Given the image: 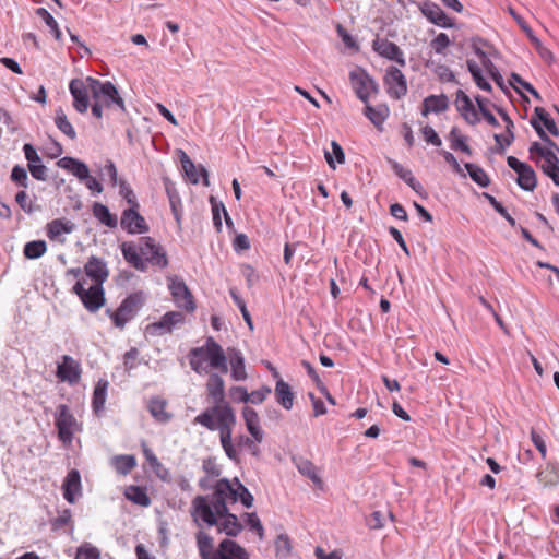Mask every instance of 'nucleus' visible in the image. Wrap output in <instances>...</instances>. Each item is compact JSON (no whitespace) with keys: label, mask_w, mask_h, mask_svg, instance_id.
<instances>
[{"label":"nucleus","mask_w":559,"mask_h":559,"mask_svg":"<svg viewBox=\"0 0 559 559\" xmlns=\"http://www.w3.org/2000/svg\"><path fill=\"white\" fill-rule=\"evenodd\" d=\"M139 251L145 258L146 264L150 263L160 269H165L168 265L166 252L152 237L140 238Z\"/></svg>","instance_id":"6e6552de"},{"label":"nucleus","mask_w":559,"mask_h":559,"mask_svg":"<svg viewBox=\"0 0 559 559\" xmlns=\"http://www.w3.org/2000/svg\"><path fill=\"white\" fill-rule=\"evenodd\" d=\"M365 115L374 127L380 129L388 119L390 109L386 104H379L373 107L367 103L365 107Z\"/></svg>","instance_id":"7c9ffc66"},{"label":"nucleus","mask_w":559,"mask_h":559,"mask_svg":"<svg viewBox=\"0 0 559 559\" xmlns=\"http://www.w3.org/2000/svg\"><path fill=\"white\" fill-rule=\"evenodd\" d=\"M84 271L95 285H103L109 276L107 263L95 255L88 258Z\"/></svg>","instance_id":"6ab92c4d"},{"label":"nucleus","mask_w":559,"mask_h":559,"mask_svg":"<svg viewBox=\"0 0 559 559\" xmlns=\"http://www.w3.org/2000/svg\"><path fill=\"white\" fill-rule=\"evenodd\" d=\"M536 478L543 486H556L559 484V464L548 462L537 474Z\"/></svg>","instance_id":"2f4dec72"},{"label":"nucleus","mask_w":559,"mask_h":559,"mask_svg":"<svg viewBox=\"0 0 559 559\" xmlns=\"http://www.w3.org/2000/svg\"><path fill=\"white\" fill-rule=\"evenodd\" d=\"M212 559H245V549L230 539H224Z\"/></svg>","instance_id":"c756f323"},{"label":"nucleus","mask_w":559,"mask_h":559,"mask_svg":"<svg viewBox=\"0 0 559 559\" xmlns=\"http://www.w3.org/2000/svg\"><path fill=\"white\" fill-rule=\"evenodd\" d=\"M537 165L556 186H559V158L555 153L544 159L542 164L538 163Z\"/></svg>","instance_id":"4c0bfd02"},{"label":"nucleus","mask_w":559,"mask_h":559,"mask_svg":"<svg viewBox=\"0 0 559 559\" xmlns=\"http://www.w3.org/2000/svg\"><path fill=\"white\" fill-rule=\"evenodd\" d=\"M508 166L518 174L516 183L525 191H533L537 186V176L533 167L514 156L507 158Z\"/></svg>","instance_id":"1a4fd4ad"},{"label":"nucleus","mask_w":559,"mask_h":559,"mask_svg":"<svg viewBox=\"0 0 559 559\" xmlns=\"http://www.w3.org/2000/svg\"><path fill=\"white\" fill-rule=\"evenodd\" d=\"M349 80L356 96L365 104L368 103L371 93L379 92L378 83L364 69L352 71Z\"/></svg>","instance_id":"423d86ee"},{"label":"nucleus","mask_w":559,"mask_h":559,"mask_svg":"<svg viewBox=\"0 0 559 559\" xmlns=\"http://www.w3.org/2000/svg\"><path fill=\"white\" fill-rule=\"evenodd\" d=\"M165 190L169 200V204L171 207V212L178 223H180L181 218V199L180 195L175 188V185L169 180L165 181Z\"/></svg>","instance_id":"58836bf2"},{"label":"nucleus","mask_w":559,"mask_h":559,"mask_svg":"<svg viewBox=\"0 0 559 559\" xmlns=\"http://www.w3.org/2000/svg\"><path fill=\"white\" fill-rule=\"evenodd\" d=\"M35 14L40 17L49 27L50 33L53 35L55 39L61 40L62 34L55 17L45 8H37L35 10Z\"/></svg>","instance_id":"3c124183"},{"label":"nucleus","mask_w":559,"mask_h":559,"mask_svg":"<svg viewBox=\"0 0 559 559\" xmlns=\"http://www.w3.org/2000/svg\"><path fill=\"white\" fill-rule=\"evenodd\" d=\"M185 317H162L158 322H153L145 328V334L162 336L170 333L173 329L183 322Z\"/></svg>","instance_id":"412c9836"},{"label":"nucleus","mask_w":559,"mask_h":559,"mask_svg":"<svg viewBox=\"0 0 559 559\" xmlns=\"http://www.w3.org/2000/svg\"><path fill=\"white\" fill-rule=\"evenodd\" d=\"M331 147H332V154L330 152H325L324 156H325V159H326V163L329 164V166L334 169L335 164H334L333 156L335 157V159L338 164H344L345 163V153H344L341 144L337 143L336 141L331 142Z\"/></svg>","instance_id":"5fc2aeb1"},{"label":"nucleus","mask_w":559,"mask_h":559,"mask_svg":"<svg viewBox=\"0 0 559 559\" xmlns=\"http://www.w3.org/2000/svg\"><path fill=\"white\" fill-rule=\"evenodd\" d=\"M464 167L467 170L471 179L478 186L486 188L490 185L489 176L480 166L473 163H465Z\"/></svg>","instance_id":"79ce46f5"},{"label":"nucleus","mask_w":559,"mask_h":559,"mask_svg":"<svg viewBox=\"0 0 559 559\" xmlns=\"http://www.w3.org/2000/svg\"><path fill=\"white\" fill-rule=\"evenodd\" d=\"M206 391L214 405L198 415L194 424H200L212 431L218 429L226 454L230 459H236L237 451L231 443V429L236 424V417L231 407L225 403L224 381L217 373L210 374Z\"/></svg>","instance_id":"f257e3e1"},{"label":"nucleus","mask_w":559,"mask_h":559,"mask_svg":"<svg viewBox=\"0 0 559 559\" xmlns=\"http://www.w3.org/2000/svg\"><path fill=\"white\" fill-rule=\"evenodd\" d=\"M267 285L269 278L264 273L258 272L247 265V288L252 289V295H254L255 292H263Z\"/></svg>","instance_id":"72a5a7b5"},{"label":"nucleus","mask_w":559,"mask_h":559,"mask_svg":"<svg viewBox=\"0 0 559 559\" xmlns=\"http://www.w3.org/2000/svg\"><path fill=\"white\" fill-rule=\"evenodd\" d=\"M47 251L45 240H33L25 243L23 254L29 260H36L43 257Z\"/></svg>","instance_id":"c03bdc74"},{"label":"nucleus","mask_w":559,"mask_h":559,"mask_svg":"<svg viewBox=\"0 0 559 559\" xmlns=\"http://www.w3.org/2000/svg\"><path fill=\"white\" fill-rule=\"evenodd\" d=\"M483 195L495 209V211L499 213L510 224L511 227L516 226L515 219L508 213L507 209L502 205V203H500L495 197L487 192H484Z\"/></svg>","instance_id":"864d4df0"},{"label":"nucleus","mask_w":559,"mask_h":559,"mask_svg":"<svg viewBox=\"0 0 559 559\" xmlns=\"http://www.w3.org/2000/svg\"><path fill=\"white\" fill-rule=\"evenodd\" d=\"M275 557L278 559H286L293 551V544L286 533H281L274 540Z\"/></svg>","instance_id":"ea45409f"},{"label":"nucleus","mask_w":559,"mask_h":559,"mask_svg":"<svg viewBox=\"0 0 559 559\" xmlns=\"http://www.w3.org/2000/svg\"><path fill=\"white\" fill-rule=\"evenodd\" d=\"M486 72L491 76V79L500 86L503 87L502 75L500 74L498 68L493 64L491 60H486L483 64Z\"/></svg>","instance_id":"774afa93"},{"label":"nucleus","mask_w":559,"mask_h":559,"mask_svg":"<svg viewBox=\"0 0 559 559\" xmlns=\"http://www.w3.org/2000/svg\"><path fill=\"white\" fill-rule=\"evenodd\" d=\"M55 123L57 128L69 139L74 140L76 138V132L68 120L67 115L62 108H58L56 110Z\"/></svg>","instance_id":"09e8293b"},{"label":"nucleus","mask_w":559,"mask_h":559,"mask_svg":"<svg viewBox=\"0 0 559 559\" xmlns=\"http://www.w3.org/2000/svg\"><path fill=\"white\" fill-rule=\"evenodd\" d=\"M69 91L73 97V107L80 114H85L90 106L88 83L81 79H73L70 81Z\"/></svg>","instance_id":"2eb2a0df"},{"label":"nucleus","mask_w":559,"mask_h":559,"mask_svg":"<svg viewBox=\"0 0 559 559\" xmlns=\"http://www.w3.org/2000/svg\"><path fill=\"white\" fill-rule=\"evenodd\" d=\"M126 497L130 501L141 507H148L151 499L146 493V490L140 486H129L126 490Z\"/></svg>","instance_id":"37998d69"},{"label":"nucleus","mask_w":559,"mask_h":559,"mask_svg":"<svg viewBox=\"0 0 559 559\" xmlns=\"http://www.w3.org/2000/svg\"><path fill=\"white\" fill-rule=\"evenodd\" d=\"M86 82L88 83L92 97L95 100L102 99L106 107L116 105L122 111H126L124 102L110 81L100 82L98 79L87 76Z\"/></svg>","instance_id":"20e7f679"},{"label":"nucleus","mask_w":559,"mask_h":559,"mask_svg":"<svg viewBox=\"0 0 559 559\" xmlns=\"http://www.w3.org/2000/svg\"><path fill=\"white\" fill-rule=\"evenodd\" d=\"M63 497L69 503H74L75 493L81 491V475L78 469H71L62 484Z\"/></svg>","instance_id":"a878e982"},{"label":"nucleus","mask_w":559,"mask_h":559,"mask_svg":"<svg viewBox=\"0 0 559 559\" xmlns=\"http://www.w3.org/2000/svg\"><path fill=\"white\" fill-rule=\"evenodd\" d=\"M57 165L71 173L75 176L80 181H83L90 175V169L87 165L74 157L66 156L60 158L57 162Z\"/></svg>","instance_id":"4be33fe9"},{"label":"nucleus","mask_w":559,"mask_h":559,"mask_svg":"<svg viewBox=\"0 0 559 559\" xmlns=\"http://www.w3.org/2000/svg\"><path fill=\"white\" fill-rule=\"evenodd\" d=\"M55 425L58 429V437L63 443H71L73 439V428L76 425L75 417L71 414L68 405L60 404L57 407Z\"/></svg>","instance_id":"9d476101"},{"label":"nucleus","mask_w":559,"mask_h":559,"mask_svg":"<svg viewBox=\"0 0 559 559\" xmlns=\"http://www.w3.org/2000/svg\"><path fill=\"white\" fill-rule=\"evenodd\" d=\"M189 362L198 373H207L209 367H213L223 373H227V358L222 347L213 337H207L201 347L192 348L189 353Z\"/></svg>","instance_id":"f03ea898"},{"label":"nucleus","mask_w":559,"mask_h":559,"mask_svg":"<svg viewBox=\"0 0 559 559\" xmlns=\"http://www.w3.org/2000/svg\"><path fill=\"white\" fill-rule=\"evenodd\" d=\"M449 108V98L445 94L429 95L423 100L421 115L441 114Z\"/></svg>","instance_id":"cd10ccee"},{"label":"nucleus","mask_w":559,"mask_h":559,"mask_svg":"<svg viewBox=\"0 0 559 559\" xmlns=\"http://www.w3.org/2000/svg\"><path fill=\"white\" fill-rule=\"evenodd\" d=\"M74 229V224L70 221L57 218L47 224V236L53 240L62 234H70Z\"/></svg>","instance_id":"c9c22d12"},{"label":"nucleus","mask_w":559,"mask_h":559,"mask_svg":"<svg viewBox=\"0 0 559 559\" xmlns=\"http://www.w3.org/2000/svg\"><path fill=\"white\" fill-rule=\"evenodd\" d=\"M528 153H530V159L535 162L536 164H538L539 160L535 156H537L538 158H542L544 160L547 157H549L551 154H554L555 152L551 148H546L538 142H533L530 145Z\"/></svg>","instance_id":"13d9d810"},{"label":"nucleus","mask_w":559,"mask_h":559,"mask_svg":"<svg viewBox=\"0 0 559 559\" xmlns=\"http://www.w3.org/2000/svg\"><path fill=\"white\" fill-rule=\"evenodd\" d=\"M197 544L202 559L213 558V538L209 534L199 531L197 534Z\"/></svg>","instance_id":"49530a36"},{"label":"nucleus","mask_w":559,"mask_h":559,"mask_svg":"<svg viewBox=\"0 0 559 559\" xmlns=\"http://www.w3.org/2000/svg\"><path fill=\"white\" fill-rule=\"evenodd\" d=\"M455 106L461 114L468 111L474 107L471 98L462 90H457L456 92Z\"/></svg>","instance_id":"680f3d73"},{"label":"nucleus","mask_w":559,"mask_h":559,"mask_svg":"<svg viewBox=\"0 0 559 559\" xmlns=\"http://www.w3.org/2000/svg\"><path fill=\"white\" fill-rule=\"evenodd\" d=\"M138 209L133 205L122 212L120 225L129 234H145L150 229Z\"/></svg>","instance_id":"ddd939ff"},{"label":"nucleus","mask_w":559,"mask_h":559,"mask_svg":"<svg viewBox=\"0 0 559 559\" xmlns=\"http://www.w3.org/2000/svg\"><path fill=\"white\" fill-rule=\"evenodd\" d=\"M531 126L533 127V129L536 131L537 135L539 136V139L546 143L547 146H545L546 148H551L555 154L557 155V153H559V146L556 142H554L548 135L547 133L545 132V130L543 129L542 124L535 119V118H531V121H530Z\"/></svg>","instance_id":"6e6d98bb"},{"label":"nucleus","mask_w":559,"mask_h":559,"mask_svg":"<svg viewBox=\"0 0 559 559\" xmlns=\"http://www.w3.org/2000/svg\"><path fill=\"white\" fill-rule=\"evenodd\" d=\"M75 293L80 296L85 308L94 312L104 304V290L102 285H94L88 289H85L81 282H76L74 285Z\"/></svg>","instance_id":"f8f14e48"},{"label":"nucleus","mask_w":559,"mask_h":559,"mask_svg":"<svg viewBox=\"0 0 559 559\" xmlns=\"http://www.w3.org/2000/svg\"><path fill=\"white\" fill-rule=\"evenodd\" d=\"M386 160L399 178L408 185L416 193L420 195L423 194L424 188L421 183L413 176L411 169L404 168L400 163L390 157H388Z\"/></svg>","instance_id":"393cba45"},{"label":"nucleus","mask_w":559,"mask_h":559,"mask_svg":"<svg viewBox=\"0 0 559 559\" xmlns=\"http://www.w3.org/2000/svg\"><path fill=\"white\" fill-rule=\"evenodd\" d=\"M167 402L158 396L152 397L148 403V411L153 418L162 424L168 423L173 415L166 411Z\"/></svg>","instance_id":"473e14b6"},{"label":"nucleus","mask_w":559,"mask_h":559,"mask_svg":"<svg viewBox=\"0 0 559 559\" xmlns=\"http://www.w3.org/2000/svg\"><path fill=\"white\" fill-rule=\"evenodd\" d=\"M235 480L238 489H235L228 479L223 478L216 483L214 492L210 496L219 516L227 514V503H235L239 499L245 504V486L237 478Z\"/></svg>","instance_id":"7ed1b4c3"},{"label":"nucleus","mask_w":559,"mask_h":559,"mask_svg":"<svg viewBox=\"0 0 559 559\" xmlns=\"http://www.w3.org/2000/svg\"><path fill=\"white\" fill-rule=\"evenodd\" d=\"M121 252L124 260L135 270L144 272L147 269L146 262L141 258L139 246L134 242L127 241L121 245Z\"/></svg>","instance_id":"5701e85b"},{"label":"nucleus","mask_w":559,"mask_h":559,"mask_svg":"<svg viewBox=\"0 0 559 559\" xmlns=\"http://www.w3.org/2000/svg\"><path fill=\"white\" fill-rule=\"evenodd\" d=\"M191 516L199 527L215 526L218 524L219 513L216 512L210 496H197L192 500Z\"/></svg>","instance_id":"39448f33"},{"label":"nucleus","mask_w":559,"mask_h":559,"mask_svg":"<svg viewBox=\"0 0 559 559\" xmlns=\"http://www.w3.org/2000/svg\"><path fill=\"white\" fill-rule=\"evenodd\" d=\"M274 395L276 402L286 411L294 406L295 393L292 386L283 379H278L275 384Z\"/></svg>","instance_id":"c85d7f7f"},{"label":"nucleus","mask_w":559,"mask_h":559,"mask_svg":"<svg viewBox=\"0 0 559 559\" xmlns=\"http://www.w3.org/2000/svg\"><path fill=\"white\" fill-rule=\"evenodd\" d=\"M168 280H169L168 288L171 293V296H173L176 305L179 308L185 309L187 311H193L195 308L194 301H193V296L190 293L185 281L177 276L169 277Z\"/></svg>","instance_id":"9b49d317"},{"label":"nucleus","mask_w":559,"mask_h":559,"mask_svg":"<svg viewBox=\"0 0 559 559\" xmlns=\"http://www.w3.org/2000/svg\"><path fill=\"white\" fill-rule=\"evenodd\" d=\"M509 82L513 88H515L514 84L516 83L521 85L525 91H527L536 100H543L537 90L531 83L523 80L520 74L512 72Z\"/></svg>","instance_id":"4d7b16f0"},{"label":"nucleus","mask_w":559,"mask_h":559,"mask_svg":"<svg viewBox=\"0 0 559 559\" xmlns=\"http://www.w3.org/2000/svg\"><path fill=\"white\" fill-rule=\"evenodd\" d=\"M450 44L449 36L445 33H440L431 40L430 46L437 53H443L444 49L449 47Z\"/></svg>","instance_id":"69168bd1"},{"label":"nucleus","mask_w":559,"mask_h":559,"mask_svg":"<svg viewBox=\"0 0 559 559\" xmlns=\"http://www.w3.org/2000/svg\"><path fill=\"white\" fill-rule=\"evenodd\" d=\"M145 299L143 292L132 293L122 300L120 307L112 314H134L141 310Z\"/></svg>","instance_id":"b1692460"},{"label":"nucleus","mask_w":559,"mask_h":559,"mask_svg":"<svg viewBox=\"0 0 559 559\" xmlns=\"http://www.w3.org/2000/svg\"><path fill=\"white\" fill-rule=\"evenodd\" d=\"M119 188H120V194L123 197V199H126V201L131 206H133V205L139 206V203L136 201L133 190L124 180H121L119 182Z\"/></svg>","instance_id":"338daca9"},{"label":"nucleus","mask_w":559,"mask_h":559,"mask_svg":"<svg viewBox=\"0 0 559 559\" xmlns=\"http://www.w3.org/2000/svg\"><path fill=\"white\" fill-rule=\"evenodd\" d=\"M57 377L61 381L76 384L81 379V366L73 357L64 355L57 366Z\"/></svg>","instance_id":"f3484780"},{"label":"nucleus","mask_w":559,"mask_h":559,"mask_svg":"<svg viewBox=\"0 0 559 559\" xmlns=\"http://www.w3.org/2000/svg\"><path fill=\"white\" fill-rule=\"evenodd\" d=\"M75 559H99V551L91 545H83L78 548Z\"/></svg>","instance_id":"0e129e2a"},{"label":"nucleus","mask_w":559,"mask_h":559,"mask_svg":"<svg viewBox=\"0 0 559 559\" xmlns=\"http://www.w3.org/2000/svg\"><path fill=\"white\" fill-rule=\"evenodd\" d=\"M467 69L475 84L483 91L490 92L492 90L490 83L484 78L481 69L474 60L466 61Z\"/></svg>","instance_id":"a18cd8bd"},{"label":"nucleus","mask_w":559,"mask_h":559,"mask_svg":"<svg viewBox=\"0 0 559 559\" xmlns=\"http://www.w3.org/2000/svg\"><path fill=\"white\" fill-rule=\"evenodd\" d=\"M383 84L388 95L393 99L399 100L407 94L408 88L406 78L403 72L394 66H390L385 70Z\"/></svg>","instance_id":"0eeeda50"},{"label":"nucleus","mask_w":559,"mask_h":559,"mask_svg":"<svg viewBox=\"0 0 559 559\" xmlns=\"http://www.w3.org/2000/svg\"><path fill=\"white\" fill-rule=\"evenodd\" d=\"M532 118H535L539 123L543 122V124L551 135H559V129L556 126L554 119L543 107H535L534 116Z\"/></svg>","instance_id":"8fccbe9b"},{"label":"nucleus","mask_w":559,"mask_h":559,"mask_svg":"<svg viewBox=\"0 0 559 559\" xmlns=\"http://www.w3.org/2000/svg\"><path fill=\"white\" fill-rule=\"evenodd\" d=\"M92 212L95 218H97L103 225L115 228L117 226V217L116 215L111 214L109 209L99 203L95 202L92 206Z\"/></svg>","instance_id":"e433bc0d"},{"label":"nucleus","mask_w":559,"mask_h":559,"mask_svg":"<svg viewBox=\"0 0 559 559\" xmlns=\"http://www.w3.org/2000/svg\"><path fill=\"white\" fill-rule=\"evenodd\" d=\"M11 180L19 187L26 189L28 187L27 171L23 166L15 165L11 171Z\"/></svg>","instance_id":"bf43d9fd"},{"label":"nucleus","mask_w":559,"mask_h":559,"mask_svg":"<svg viewBox=\"0 0 559 559\" xmlns=\"http://www.w3.org/2000/svg\"><path fill=\"white\" fill-rule=\"evenodd\" d=\"M372 49L381 57L405 67L406 61L403 50L393 41L386 38L377 37L372 41Z\"/></svg>","instance_id":"4468645a"},{"label":"nucleus","mask_w":559,"mask_h":559,"mask_svg":"<svg viewBox=\"0 0 559 559\" xmlns=\"http://www.w3.org/2000/svg\"><path fill=\"white\" fill-rule=\"evenodd\" d=\"M247 535L257 545L259 551L267 550V547H262L266 539V531L257 512H247Z\"/></svg>","instance_id":"dca6fc26"},{"label":"nucleus","mask_w":559,"mask_h":559,"mask_svg":"<svg viewBox=\"0 0 559 559\" xmlns=\"http://www.w3.org/2000/svg\"><path fill=\"white\" fill-rule=\"evenodd\" d=\"M483 46H488L487 40L480 37H473L471 47L474 53L479 58L481 64L486 62V60H490L487 52L483 49Z\"/></svg>","instance_id":"052dcab7"},{"label":"nucleus","mask_w":559,"mask_h":559,"mask_svg":"<svg viewBox=\"0 0 559 559\" xmlns=\"http://www.w3.org/2000/svg\"><path fill=\"white\" fill-rule=\"evenodd\" d=\"M420 11L423 15L435 25L443 28H450L454 25L452 20L437 3L425 1L420 5Z\"/></svg>","instance_id":"a211bd4d"},{"label":"nucleus","mask_w":559,"mask_h":559,"mask_svg":"<svg viewBox=\"0 0 559 559\" xmlns=\"http://www.w3.org/2000/svg\"><path fill=\"white\" fill-rule=\"evenodd\" d=\"M271 393V388L264 385L258 390L247 393V403L260 404Z\"/></svg>","instance_id":"e2e57ef3"},{"label":"nucleus","mask_w":559,"mask_h":559,"mask_svg":"<svg viewBox=\"0 0 559 559\" xmlns=\"http://www.w3.org/2000/svg\"><path fill=\"white\" fill-rule=\"evenodd\" d=\"M222 518H224V521L218 527L219 532H225L228 536H236L240 533L241 525L236 515L227 511V514L222 515ZM218 519H221V516H218Z\"/></svg>","instance_id":"de8ad7c7"},{"label":"nucleus","mask_w":559,"mask_h":559,"mask_svg":"<svg viewBox=\"0 0 559 559\" xmlns=\"http://www.w3.org/2000/svg\"><path fill=\"white\" fill-rule=\"evenodd\" d=\"M258 414L252 408L247 407V431L252 436L255 442H261L264 437V431L258 423Z\"/></svg>","instance_id":"a19ab883"},{"label":"nucleus","mask_w":559,"mask_h":559,"mask_svg":"<svg viewBox=\"0 0 559 559\" xmlns=\"http://www.w3.org/2000/svg\"><path fill=\"white\" fill-rule=\"evenodd\" d=\"M108 385H109V383L107 380L99 379L94 388L93 397H92V407L96 414H98L99 412H102L104 409Z\"/></svg>","instance_id":"f704fd0d"},{"label":"nucleus","mask_w":559,"mask_h":559,"mask_svg":"<svg viewBox=\"0 0 559 559\" xmlns=\"http://www.w3.org/2000/svg\"><path fill=\"white\" fill-rule=\"evenodd\" d=\"M292 461L302 476L309 478L314 485L322 487L323 481L316 465L310 460L302 456H293Z\"/></svg>","instance_id":"bb28decb"},{"label":"nucleus","mask_w":559,"mask_h":559,"mask_svg":"<svg viewBox=\"0 0 559 559\" xmlns=\"http://www.w3.org/2000/svg\"><path fill=\"white\" fill-rule=\"evenodd\" d=\"M180 163L186 176L188 177L191 183H198L200 177H202L203 183L205 186H209L206 169L201 165L198 168L183 151H180Z\"/></svg>","instance_id":"aec40b11"},{"label":"nucleus","mask_w":559,"mask_h":559,"mask_svg":"<svg viewBox=\"0 0 559 559\" xmlns=\"http://www.w3.org/2000/svg\"><path fill=\"white\" fill-rule=\"evenodd\" d=\"M115 468L119 474H129L136 465L133 455H117L114 457Z\"/></svg>","instance_id":"603ef678"}]
</instances>
